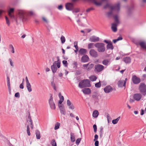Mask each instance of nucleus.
<instances>
[{
	"mask_svg": "<svg viewBox=\"0 0 146 146\" xmlns=\"http://www.w3.org/2000/svg\"><path fill=\"white\" fill-rule=\"evenodd\" d=\"M13 8H10L8 11V15L10 17L14 19H21L23 22L27 21L28 20L26 16V12L23 10H19L18 11V14L15 18L13 13L14 11Z\"/></svg>",
	"mask_w": 146,
	"mask_h": 146,
	"instance_id": "f257e3e1",
	"label": "nucleus"
},
{
	"mask_svg": "<svg viewBox=\"0 0 146 146\" xmlns=\"http://www.w3.org/2000/svg\"><path fill=\"white\" fill-rule=\"evenodd\" d=\"M60 100L59 101L58 107H59L60 113L63 115H65L66 113V111L64 105L61 104L64 100L63 97L61 96V94H59Z\"/></svg>",
	"mask_w": 146,
	"mask_h": 146,
	"instance_id": "f03ea898",
	"label": "nucleus"
},
{
	"mask_svg": "<svg viewBox=\"0 0 146 146\" xmlns=\"http://www.w3.org/2000/svg\"><path fill=\"white\" fill-rule=\"evenodd\" d=\"M57 60L55 61L53 63V64L51 66V69L52 72L54 73L57 70V68H59L60 66V60L59 57H57Z\"/></svg>",
	"mask_w": 146,
	"mask_h": 146,
	"instance_id": "7ed1b4c3",
	"label": "nucleus"
},
{
	"mask_svg": "<svg viewBox=\"0 0 146 146\" xmlns=\"http://www.w3.org/2000/svg\"><path fill=\"white\" fill-rule=\"evenodd\" d=\"M91 86L90 82L89 80H84L81 81L79 84V86L81 88L84 87H90Z\"/></svg>",
	"mask_w": 146,
	"mask_h": 146,
	"instance_id": "20e7f679",
	"label": "nucleus"
},
{
	"mask_svg": "<svg viewBox=\"0 0 146 146\" xmlns=\"http://www.w3.org/2000/svg\"><path fill=\"white\" fill-rule=\"evenodd\" d=\"M95 46L97 48L98 51L99 52H103L105 51L106 48L104 44L98 43L95 44Z\"/></svg>",
	"mask_w": 146,
	"mask_h": 146,
	"instance_id": "39448f33",
	"label": "nucleus"
},
{
	"mask_svg": "<svg viewBox=\"0 0 146 146\" xmlns=\"http://www.w3.org/2000/svg\"><path fill=\"white\" fill-rule=\"evenodd\" d=\"M114 19L116 23L112 24L111 28L113 31L115 32L117 30V26L119 23V17L118 16H115L114 17Z\"/></svg>",
	"mask_w": 146,
	"mask_h": 146,
	"instance_id": "423d86ee",
	"label": "nucleus"
},
{
	"mask_svg": "<svg viewBox=\"0 0 146 146\" xmlns=\"http://www.w3.org/2000/svg\"><path fill=\"white\" fill-rule=\"evenodd\" d=\"M139 89L140 92L143 95L145 96L146 95V86L145 84L141 83L140 84Z\"/></svg>",
	"mask_w": 146,
	"mask_h": 146,
	"instance_id": "0eeeda50",
	"label": "nucleus"
},
{
	"mask_svg": "<svg viewBox=\"0 0 146 146\" xmlns=\"http://www.w3.org/2000/svg\"><path fill=\"white\" fill-rule=\"evenodd\" d=\"M83 69L89 71L91 70L94 67V65L93 64L88 63L87 64H84L82 65Z\"/></svg>",
	"mask_w": 146,
	"mask_h": 146,
	"instance_id": "6e6552de",
	"label": "nucleus"
},
{
	"mask_svg": "<svg viewBox=\"0 0 146 146\" xmlns=\"http://www.w3.org/2000/svg\"><path fill=\"white\" fill-rule=\"evenodd\" d=\"M127 80V78H126L125 80L121 79L119 80L118 83V86L120 87H124L125 88Z\"/></svg>",
	"mask_w": 146,
	"mask_h": 146,
	"instance_id": "1a4fd4ad",
	"label": "nucleus"
},
{
	"mask_svg": "<svg viewBox=\"0 0 146 146\" xmlns=\"http://www.w3.org/2000/svg\"><path fill=\"white\" fill-rule=\"evenodd\" d=\"M26 86L28 91L31 92L32 91V89L30 83H29L27 77H25Z\"/></svg>",
	"mask_w": 146,
	"mask_h": 146,
	"instance_id": "9d476101",
	"label": "nucleus"
},
{
	"mask_svg": "<svg viewBox=\"0 0 146 146\" xmlns=\"http://www.w3.org/2000/svg\"><path fill=\"white\" fill-rule=\"evenodd\" d=\"M49 103L51 108L54 110L55 109V104L53 101V98L52 95H51L48 100Z\"/></svg>",
	"mask_w": 146,
	"mask_h": 146,
	"instance_id": "9b49d317",
	"label": "nucleus"
},
{
	"mask_svg": "<svg viewBox=\"0 0 146 146\" xmlns=\"http://www.w3.org/2000/svg\"><path fill=\"white\" fill-rule=\"evenodd\" d=\"M132 80L133 83L135 84H138L141 82L140 79L135 75H134L132 78Z\"/></svg>",
	"mask_w": 146,
	"mask_h": 146,
	"instance_id": "f8f14e48",
	"label": "nucleus"
},
{
	"mask_svg": "<svg viewBox=\"0 0 146 146\" xmlns=\"http://www.w3.org/2000/svg\"><path fill=\"white\" fill-rule=\"evenodd\" d=\"M95 70L99 72L102 70L104 68V66L100 64H98L95 66Z\"/></svg>",
	"mask_w": 146,
	"mask_h": 146,
	"instance_id": "ddd939ff",
	"label": "nucleus"
},
{
	"mask_svg": "<svg viewBox=\"0 0 146 146\" xmlns=\"http://www.w3.org/2000/svg\"><path fill=\"white\" fill-rule=\"evenodd\" d=\"M133 97L134 100L137 101H139L141 99L142 97V95L140 94H134Z\"/></svg>",
	"mask_w": 146,
	"mask_h": 146,
	"instance_id": "4468645a",
	"label": "nucleus"
},
{
	"mask_svg": "<svg viewBox=\"0 0 146 146\" xmlns=\"http://www.w3.org/2000/svg\"><path fill=\"white\" fill-rule=\"evenodd\" d=\"M67 105L68 107L69 108L70 110H73L75 109L74 106L69 100H67Z\"/></svg>",
	"mask_w": 146,
	"mask_h": 146,
	"instance_id": "2eb2a0df",
	"label": "nucleus"
},
{
	"mask_svg": "<svg viewBox=\"0 0 146 146\" xmlns=\"http://www.w3.org/2000/svg\"><path fill=\"white\" fill-rule=\"evenodd\" d=\"M90 55L93 57H96L98 56L97 52L94 49H91L89 52Z\"/></svg>",
	"mask_w": 146,
	"mask_h": 146,
	"instance_id": "dca6fc26",
	"label": "nucleus"
},
{
	"mask_svg": "<svg viewBox=\"0 0 146 146\" xmlns=\"http://www.w3.org/2000/svg\"><path fill=\"white\" fill-rule=\"evenodd\" d=\"M82 91L85 94H89L91 93V90L88 88H85L83 89Z\"/></svg>",
	"mask_w": 146,
	"mask_h": 146,
	"instance_id": "f3484780",
	"label": "nucleus"
},
{
	"mask_svg": "<svg viewBox=\"0 0 146 146\" xmlns=\"http://www.w3.org/2000/svg\"><path fill=\"white\" fill-rule=\"evenodd\" d=\"M99 38L98 37L93 36L91 37L90 38V41L92 42H96L99 40Z\"/></svg>",
	"mask_w": 146,
	"mask_h": 146,
	"instance_id": "a211bd4d",
	"label": "nucleus"
},
{
	"mask_svg": "<svg viewBox=\"0 0 146 146\" xmlns=\"http://www.w3.org/2000/svg\"><path fill=\"white\" fill-rule=\"evenodd\" d=\"M66 9L68 10H71L73 8V5L71 3H68L66 5Z\"/></svg>",
	"mask_w": 146,
	"mask_h": 146,
	"instance_id": "6ab92c4d",
	"label": "nucleus"
},
{
	"mask_svg": "<svg viewBox=\"0 0 146 146\" xmlns=\"http://www.w3.org/2000/svg\"><path fill=\"white\" fill-rule=\"evenodd\" d=\"M139 45L143 49L146 50V43L143 41H141L139 42Z\"/></svg>",
	"mask_w": 146,
	"mask_h": 146,
	"instance_id": "aec40b11",
	"label": "nucleus"
},
{
	"mask_svg": "<svg viewBox=\"0 0 146 146\" xmlns=\"http://www.w3.org/2000/svg\"><path fill=\"white\" fill-rule=\"evenodd\" d=\"M112 89L110 86H106L104 88V91L106 93H108L112 90Z\"/></svg>",
	"mask_w": 146,
	"mask_h": 146,
	"instance_id": "412c9836",
	"label": "nucleus"
},
{
	"mask_svg": "<svg viewBox=\"0 0 146 146\" xmlns=\"http://www.w3.org/2000/svg\"><path fill=\"white\" fill-rule=\"evenodd\" d=\"M89 59L88 56L87 55H85L82 57L81 60L82 62H85L88 61Z\"/></svg>",
	"mask_w": 146,
	"mask_h": 146,
	"instance_id": "4be33fe9",
	"label": "nucleus"
},
{
	"mask_svg": "<svg viewBox=\"0 0 146 146\" xmlns=\"http://www.w3.org/2000/svg\"><path fill=\"white\" fill-rule=\"evenodd\" d=\"M99 112L97 110H95L93 111L92 113V116L94 118H97Z\"/></svg>",
	"mask_w": 146,
	"mask_h": 146,
	"instance_id": "5701e85b",
	"label": "nucleus"
},
{
	"mask_svg": "<svg viewBox=\"0 0 146 146\" xmlns=\"http://www.w3.org/2000/svg\"><path fill=\"white\" fill-rule=\"evenodd\" d=\"M70 138L71 141L72 142H74L75 141V137L74 133H71Z\"/></svg>",
	"mask_w": 146,
	"mask_h": 146,
	"instance_id": "b1692460",
	"label": "nucleus"
},
{
	"mask_svg": "<svg viewBox=\"0 0 146 146\" xmlns=\"http://www.w3.org/2000/svg\"><path fill=\"white\" fill-rule=\"evenodd\" d=\"M9 49L11 52L13 54L15 53V49L14 47L12 44L9 45Z\"/></svg>",
	"mask_w": 146,
	"mask_h": 146,
	"instance_id": "393cba45",
	"label": "nucleus"
},
{
	"mask_svg": "<svg viewBox=\"0 0 146 146\" xmlns=\"http://www.w3.org/2000/svg\"><path fill=\"white\" fill-rule=\"evenodd\" d=\"M124 61L126 63H129L131 62V59L129 57H126L123 58Z\"/></svg>",
	"mask_w": 146,
	"mask_h": 146,
	"instance_id": "a878e982",
	"label": "nucleus"
},
{
	"mask_svg": "<svg viewBox=\"0 0 146 146\" xmlns=\"http://www.w3.org/2000/svg\"><path fill=\"white\" fill-rule=\"evenodd\" d=\"M110 62V60L107 59H106L103 60L102 61V64L104 65H108Z\"/></svg>",
	"mask_w": 146,
	"mask_h": 146,
	"instance_id": "bb28decb",
	"label": "nucleus"
},
{
	"mask_svg": "<svg viewBox=\"0 0 146 146\" xmlns=\"http://www.w3.org/2000/svg\"><path fill=\"white\" fill-rule=\"evenodd\" d=\"M120 117L119 116L116 119L113 120L112 121V123L114 124H117L120 119Z\"/></svg>",
	"mask_w": 146,
	"mask_h": 146,
	"instance_id": "cd10ccee",
	"label": "nucleus"
},
{
	"mask_svg": "<svg viewBox=\"0 0 146 146\" xmlns=\"http://www.w3.org/2000/svg\"><path fill=\"white\" fill-rule=\"evenodd\" d=\"M86 50L82 48L79 51V53L82 54H84L86 53Z\"/></svg>",
	"mask_w": 146,
	"mask_h": 146,
	"instance_id": "c85d7f7f",
	"label": "nucleus"
},
{
	"mask_svg": "<svg viewBox=\"0 0 146 146\" xmlns=\"http://www.w3.org/2000/svg\"><path fill=\"white\" fill-rule=\"evenodd\" d=\"M89 78L92 81H94L96 80L97 77L95 76L92 75L89 77Z\"/></svg>",
	"mask_w": 146,
	"mask_h": 146,
	"instance_id": "c756f323",
	"label": "nucleus"
},
{
	"mask_svg": "<svg viewBox=\"0 0 146 146\" xmlns=\"http://www.w3.org/2000/svg\"><path fill=\"white\" fill-rule=\"evenodd\" d=\"M113 46L111 42L109 44H108L107 45V49H110L112 50L113 49Z\"/></svg>",
	"mask_w": 146,
	"mask_h": 146,
	"instance_id": "7c9ffc66",
	"label": "nucleus"
},
{
	"mask_svg": "<svg viewBox=\"0 0 146 146\" xmlns=\"http://www.w3.org/2000/svg\"><path fill=\"white\" fill-rule=\"evenodd\" d=\"M36 136L37 139H39L40 138V136L39 131H36Z\"/></svg>",
	"mask_w": 146,
	"mask_h": 146,
	"instance_id": "2f4dec72",
	"label": "nucleus"
},
{
	"mask_svg": "<svg viewBox=\"0 0 146 146\" xmlns=\"http://www.w3.org/2000/svg\"><path fill=\"white\" fill-rule=\"evenodd\" d=\"M95 44L93 43L89 44L88 45V48L89 49L93 48L95 46Z\"/></svg>",
	"mask_w": 146,
	"mask_h": 146,
	"instance_id": "473e14b6",
	"label": "nucleus"
},
{
	"mask_svg": "<svg viewBox=\"0 0 146 146\" xmlns=\"http://www.w3.org/2000/svg\"><path fill=\"white\" fill-rule=\"evenodd\" d=\"M92 1L95 4L97 5H100L102 4L101 2H98L96 0H92Z\"/></svg>",
	"mask_w": 146,
	"mask_h": 146,
	"instance_id": "72a5a7b5",
	"label": "nucleus"
},
{
	"mask_svg": "<svg viewBox=\"0 0 146 146\" xmlns=\"http://www.w3.org/2000/svg\"><path fill=\"white\" fill-rule=\"evenodd\" d=\"M122 37L120 36L117 39H114L113 40V42L114 43H115L117 41L122 40Z\"/></svg>",
	"mask_w": 146,
	"mask_h": 146,
	"instance_id": "f704fd0d",
	"label": "nucleus"
},
{
	"mask_svg": "<svg viewBox=\"0 0 146 146\" xmlns=\"http://www.w3.org/2000/svg\"><path fill=\"white\" fill-rule=\"evenodd\" d=\"M60 125V123H56L55 125L54 129L56 130L59 128Z\"/></svg>",
	"mask_w": 146,
	"mask_h": 146,
	"instance_id": "c9c22d12",
	"label": "nucleus"
},
{
	"mask_svg": "<svg viewBox=\"0 0 146 146\" xmlns=\"http://www.w3.org/2000/svg\"><path fill=\"white\" fill-rule=\"evenodd\" d=\"M60 39L61 41V42L62 44L64 43L65 42V38L64 36H61Z\"/></svg>",
	"mask_w": 146,
	"mask_h": 146,
	"instance_id": "e433bc0d",
	"label": "nucleus"
},
{
	"mask_svg": "<svg viewBox=\"0 0 146 146\" xmlns=\"http://www.w3.org/2000/svg\"><path fill=\"white\" fill-rule=\"evenodd\" d=\"M5 18L7 24L9 26L10 23L9 19L7 16L5 17Z\"/></svg>",
	"mask_w": 146,
	"mask_h": 146,
	"instance_id": "4c0bfd02",
	"label": "nucleus"
},
{
	"mask_svg": "<svg viewBox=\"0 0 146 146\" xmlns=\"http://www.w3.org/2000/svg\"><path fill=\"white\" fill-rule=\"evenodd\" d=\"M51 144L52 146H56V144L54 140H52Z\"/></svg>",
	"mask_w": 146,
	"mask_h": 146,
	"instance_id": "58836bf2",
	"label": "nucleus"
},
{
	"mask_svg": "<svg viewBox=\"0 0 146 146\" xmlns=\"http://www.w3.org/2000/svg\"><path fill=\"white\" fill-rule=\"evenodd\" d=\"M62 63L65 67L67 66L68 63L67 61L65 60H63L62 61Z\"/></svg>",
	"mask_w": 146,
	"mask_h": 146,
	"instance_id": "ea45409f",
	"label": "nucleus"
},
{
	"mask_svg": "<svg viewBox=\"0 0 146 146\" xmlns=\"http://www.w3.org/2000/svg\"><path fill=\"white\" fill-rule=\"evenodd\" d=\"M27 132L28 135L29 136H30V129L29 126H27Z\"/></svg>",
	"mask_w": 146,
	"mask_h": 146,
	"instance_id": "a19ab883",
	"label": "nucleus"
},
{
	"mask_svg": "<svg viewBox=\"0 0 146 146\" xmlns=\"http://www.w3.org/2000/svg\"><path fill=\"white\" fill-rule=\"evenodd\" d=\"M81 138H78V139L76 141V144L77 145H78L80 143V142L81 141Z\"/></svg>",
	"mask_w": 146,
	"mask_h": 146,
	"instance_id": "79ce46f5",
	"label": "nucleus"
},
{
	"mask_svg": "<svg viewBox=\"0 0 146 146\" xmlns=\"http://www.w3.org/2000/svg\"><path fill=\"white\" fill-rule=\"evenodd\" d=\"M34 14V13L32 11H29L28 12V15L29 16H31L33 15Z\"/></svg>",
	"mask_w": 146,
	"mask_h": 146,
	"instance_id": "37998d69",
	"label": "nucleus"
},
{
	"mask_svg": "<svg viewBox=\"0 0 146 146\" xmlns=\"http://www.w3.org/2000/svg\"><path fill=\"white\" fill-rule=\"evenodd\" d=\"M95 86L96 88H99L101 86V84L100 82L95 84Z\"/></svg>",
	"mask_w": 146,
	"mask_h": 146,
	"instance_id": "c03bdc74",
	"label": "nucleus"
},
{
	"mask_svg": "<svg viewBox=\"0 0 146 146\" xmlns=\"http://www.w3.org/2000/svg\"><path fill=\"white\" fill-rule=\"evenodd\" d=\"M93 127L94 128V131L95 132H96L97 131V128L96 125L95 124L94 125H93Z\"/></svg>",
	"mask_w": 146,
	"mask_h": 146,
	"instance_id": "a18cd8bd",
	"label": "nucleus"
},
{
	"mask_svg": "<svg viewBox=\"0 0 146 146\" xmlns=\"http://www.w3.org/2000/svg\"><path fill=\"white\" fill-rule=\"evenodd\" d=\"M119 8V4H118L114 7L113 9H116L118 10Z\"/></svg>",
	"mask_w": 146,
	"mask_h": 146,
	"instance_id": "49530a36",
	"label": "nucleus"
},
{
	"mask_svg": "<svg viewBox=\"0 0 146 146\" xmlns=\"http://www.w3.org/2000/svg\"><path fill=\"white\" fill-rule=\"evenodd\" d=\"M9 61L10 62V64H11V65L13 67L14 66L13 64V62L12 61V60L11 59H9Z\"/></svg>",
	"mask_w": 146,
	"mask_h": 146,
	"instance_id": "de8ad7c7",
	"label": "nucleus"
},
{
	"mask_svg": "<svg viewBox=\"0 0 146 146\" xmlns=\"http://www.w3.org/2000/svg\"><path fill=\"white\" fill-rule=\"evenodd\" d=\"M52 86L53 87L54 90H56V86H55V84L54 83H52Z\"/></svg>",
	"mask_w": 146,
	"mask_h": 146,
	"instance_id": "09e8293b",
	"label": "nucleus"
},
{
	"mask_svg": "<svg viewBox=\"0 0 146 146\" xmlns=\"http://www.w3.org/2000/svg\"><path fill=\"white\" fill-rule=\"evenodd\" d=\"M19 87L20 88L23 89L24 88V83L23 82L20 85Z\"/></svg>",
	"mask_w": 146,
	"mask_h": 146,
	"instance_id": "8fccbe9b",
	"label": "nucleus"
},
{
	"mask_svg": "<svg viewBox=\"0 0 146 146\" xmlns=\"http://www.w3.org/2000/svg\"><path fill=\"white\" fill-rule=\"evenodd\" d=\"M98 138V136L96 134L94 136V141H96V140H97Z\"/></svg>",
	"mask_w": 146,
	"mask_h": 146,
	"instance_id": "3c124183",
	"label": "nucleus"
},
{
	"mask_svg": "<svg viewBox=\"0 0 146 146\" xmlns=\"http://www.w3.org/2000/svg\"><path fill=\"white\" fill-rule=\"evenodd\" d=\"M79 9L78 8H76L74 9V10L73 12L77 13L78 12H79Z\"/></svg>",
	"mask_w": 146,
	"mask_h": 146,
	"instance_id": "603ef678",
	"label": "nucleus"
},
{
	"mask_svg": "<svg viewBox=\"0 0 146 146\" xmlns=\"http://www.w3.org/2000/svg\"><path fill=\"white\" fill-rule=\"evenodd\" d=\"M15 96L16 97L19 98L20 96L19 93L18 92L16 93L15 94Z\"/></svg>",
	"mask_w": 146,
	"mask_h": 146,
	"instance_id": "864d4df0",
	"label": "nucleus"
},
{
	"mask_svg": "<svg viewBox=\"0 0 146 146\" xmlns=\"http://www.w3.org/2000/svg\"><path fill=\"white\" fill-rule=\"evenodd\" d=\"M95 146H98L99 142L98 141H96L95 143Z\"/></svg>",
	"mask_w": 146,
	"mask_h": 146,
	"instance_id": "5fc2aeb1",
	"label": "nucleus"
},
{
	"mask_svg": "<svg viewBox=\"0 0 146 146\" xmlns=\"http://www.w3.org/2000/svg\"><path fill=\"white\" fill-rule=\"evenodd\" d=\"M5 12V11L3 10H0V17L1 16L2 14Z\"/></svg>",
	"mask_w": 146,
	"mask_h": 146,
	"instance_id": "6e6d98bb",
	"label": "nucleus"
},
{
	"mask_svg": "<svg viewBox=\"0 0 146 146\" xmlns=\"http://www.w3.org/2000/svg\"><path fill=\"white\" fill-rule=\"evenodd\" d=\"M144 110H143V109H141V115H143L144 114Z\"/></svg>",
	"mask_w": 146,
	"mask_h": 146,
	"instance_id": "4d7b16f0",
	"label": "nucleus"
},
{
	"mask_svg": "<svg viewBox=\"0 0 146 146\" xmlns=\"http://www.w3.org/2000/svg\"><path fill=\"white\" fill-rule=\"evenodd\" d=\"M104 42L106 43H108V44H109L111 42L110 41L106 40H105L104 41Z\"/></svg>",
	"mask_w": 146,
	"mask_h": 146,
	"instance_id": "13d9d810",
	"label": "nucleus"
},
{
	"mask_svg": "<svg viewBox=\"0 0 146 146\" xmlns=\"http://www.w3.org/2000/svg\"><path fill=\"white\" fill-rule=\"evenodd\" d=\"M62 5H59L58 7V9L59 10H61L62 9Z\"/></svg>",
	"mask_w": 146,
	"mask_h": 146,
	"instance_id": "bf43d9fd",
	"label": "nucleus"
},
{
	"mask_svg": "<svg viewBox=\"0 0 146 146\" xmlns=\"http://www.w3.org/2000/svg\"><path fill=\"white\" fill-rule=\"evenodd\" d=\"M7 83L10 82V79L9 77H7Z\"/></svg>",
	"mask_w": 146,
	"mask_h": 146,
	"instance_id": "052dcab7",
	"label": "nucleus"
},
{
	"mask_svg": "<svg viewBox=\"0 0 146 146\" xmlns=\"http://www.w3.org/2000/svg\"><path fill=\"white\" fill-rule=\"evenodd\" d=\"M30 122L31 125V127L33 129V126L32 125V122L31 119H30Z\"/></svg>",
	"mask_w": 146,
	"mask_h": 146,
	"instance_id": "680f3d73",
	"label": "nucleus"
},
{
	"mask_svg": "<svg viewBox=\"0 0 146 146\" xmlns=\"http://www.w3.org/2000/svg\"><path fill=\"white\" fill-rule=\"evenodd\" d=\"M45 71L46 72H48L50 71V69L48 68H46L45 69Z\"/></svg>",
	"mask_w": 146,
	"mask_h": 146,
	"instance_id": "e2e57ef3",
	"label": "nucleus"
},
{
	"mask_svg": "<svg viewBox=\"0 0 146 146\" xmlns=\"http://www.w3.org/2000/svg\"><path fill=\"white\" fill-rule=\"evenodd\" d=\"M91 30L90 29H87L85 31V32L86 33H89L90 32Z\"/></svg>",
	"mask_w": 146,
	"mask_h": 146,
	"instance_id": "0e129e2a",
	"label": "nucleus"
},
{
	"mask_svg": "<svg viewBox=\"0 0 146 146\" xmlns=\"http://www.w3.org/2000/svg\"><path fill=\"white\" fill-rule=\"evenodd\" d=\"M134 113L135 114L137 115L138 114V111H134Z\"/></svg>",
	"mask_w": 146,
	"mask_h": 146,
	"instance_id": "69168bd1",
	"label": "nucleus"
},
{
	"mask_svg": "<svg viewBox=\"0 0 146 146\" xmlns=\"http://www.w3.org/2000/svg\"><path fill=\"white\" fill-rule=\"evenodd\" d=\"M74 46L75 47L76 49H78V46L77 44H75Z\"/></svg>",
	"mask_w": 146,
	"mask_h": 146,
	"instance_id": "338daca9",
	"label": "nucleus"
},
{
	"mask_svg": "<svg viewBox=\"0 0 146 146\" xmlns=\"http://www.w3.org/2000/svg\"><path fill=\"white\" fill-rule=\"evenodd\" d=\"M70 116L72 117H74V115L72 113H71L70 114Z\"/></svg>",
	"mask_w": 146,
	"mask_h": 146,
	"instance_id": "774afa93",
	"label": "nucleus"
}]
</instances>
